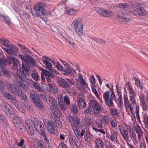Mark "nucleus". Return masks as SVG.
I'll use <instances>...</instances> for the list:
<instances>
[{"mask_svg": "<svg viewBox=\"0 0 148 148\" xmlns=\"http://www.w3.org/2000/svg\"><path fill=\"white\" fill-rule=\"evenodd\" d=\"M7 62L10 65H12V69L14 71L15 73L16 74L17 76L21 79L18 76L17 73H19L20 75H21V73L23 72L25 75L26 76L28 74V73L29 71V67L26 63H24L23 62H22V68L23 70L26 72L25 74L23 71H21L20 70L18 69V67H20V63L18 60L14 57L8 56Z\"/></svg>", "mask_w": 148, "mask_h": 148, "instance_id": "f257e3e1", "label": "nucleus"}, {"mask_svg": "<svg viewBox=\"0 0 148 148\" xmlns=\"http://www.w3.org/2000/svg\"><path fill=\"white\" fill-rule=\"evenodd\" d=\"M127 90L129 95L130 101L131 102L133 106L135 108V113L138 119H140L139 116V105L137 103L135 99L136 96V91L132 88V85L129 82H127L126 83Z\"/></svg>", "mask_w": 148, "mask_h": 148, "instance_id": "f03ea898", "label": "nucleus"}, {"mask_svg": "<svg viewBox=\"0 0 148 148\" xmlns=\"http://www.w3.org/2000/svg\"><path fill=\"white\" fill-rule=\"evenodd\" d=\"M45 5L43 3H39L36 4L34 7L36 13H32V15L35 17L39 16L45 22L47 21L46 18L50 13L48 12L45 8Z\"/></svg>", "mask_w": 148, "mask_h": 148, "instance_id": "7ed1b4c3", "label": "nucleus"}, {"mask_svg": "<svg viewBox=\"0 0 148 148\" xmlns=\"http://www.w3.org/2000/svg\"><path fill=\"white\" fill-rule=\"evenodd\" d=\"M34 123L31 120L27 119L25 121V124L27 126V130L29 134H34L36 132V129L42 125L39 121L35 120Z\"/></svg>", "mask_w": 148, "mask_h": 148, "instance_id": "20e7f679", "label": "nucleus"}, {"mask_svg": "<svg viewBox=\"0 0 148 148\" xmlns=\"http://www.w3.org/2000/svg\"><path fill=\"white\" fill-rule=\"evenodd\" d=\"M103 98L106 105L110 107L114 106L113 100H115L116 96L113 91L110 94L109 91H106L103 94Z\"/></svg>", "mask_w": 148, "mask_h": 148, "instance_id": "39448f33", "label": "nucleus"}, {"mask_svg": "<svg viewBox=\"0 0 148 148\" xmlns=\"http://www.w3.org/2000/svg\"><path fill=\"white\" fill-rule=\"evenodd\" d=\"M21 73V75H20L19 73H17V74L18 76L21 79L23 82L26 83L28 85H30L31 83H32L34 87L36 89L40 91H42V90L40 88V84H38L34 82L32 80L28 78L25 75L23 72Z\"/></svg>", "mask_w": 148, "mask_h": 148, "instance_id": "423d86ee", "label": "nucleus"}, {"mask_svg": "<svg viewBox=\"0 0 148 148\" xmlns=\"http://www.w3.org/2000/svg\"><path fill=\"white\" fill-rule=\"evenodd\" d=\"M1 107L3 110L5 112L7 115L11 117L14 114L15 112L13 110L10 106L5 102H2L1 104Z\"/></svg>", "mask_w": 148, "mask_h": 148, "instance_id": "0eeeda50", "label": "nucleus"}, {"mask_svg": "<svg viewBox=\"0 0 148 148\" xmlns=\"http://www.w3.org/2000/svg\"><path fill=\"white\" fill-rule=\"evenodd\" d=\"M72 127L74 134L77 138H79L83 136L85 133V130H82L81 131L80 133V130L77 125L75 123H72L71 124Z\"/></svg>", "mask_w": 148, "mask_h": 148, "instance_id": "6e6552de", "label": "nucleus"}, {"mask_svg": "<svg viewBox=\"0 0 148 148\" xmlns=\"http://www.w3.org/2000/svg\"><path fill=\"white\" fill-rule=\"evenodd\" d=\"M2 48L10 56L14 55L15 53L18 51L17 47L10 44L7 47H2Z\"/></svg>", "mask_w": 148, "mask_h": 148, "instance_id": "1a4fd4ad", "label": "nucleus"}, {"mask_svg": "<svg viewBox=\"0 0 148 148\" xmlns=\"http://www.w3.org/2000/svg\"><path fill=\"white\" fill-rule=\"evenodd\" d=\"M16 86L14 84H9L7 85V87L8 90L11 91L15 95L21 96L22 94V90L16 88Z\"/></svg>", "mask_w": 148, "mask_h": 148, "instance_id": "9d476101", "label": "nucleus"}, {"mask_svg": "<svg viewBox=\"0 0 148 148\" xmlns=\"http://www.w3.org/2000/svg\"><path fill=\"white\" fill-rule=\"evenodd\" d=\"M77 102L79 109L83 110L86 106V102L85 101L83 96L81 94H79L77 99Z\"/></svg>", "mask_w": 148, "mask_h": 148, "instance_id": "9b49d317", "label": "nucleus"}, {"mask_svg": "<svg viewBox=\"0 0 148 148\" xmlns=\"http://www.w3.org/2000/svg\"><path fill=\"white\" fill-rule=\"evenodd\" d=\"M132 14L136 16H145L147 14V12L143 7H139L134 10L131 12Z\"/></svg>", "mask_w": 148, "mask_h": 148, "instance_id": "f8f14e48", "label": "nucleus"}, {"mask_svg": "<svg viewBox=\"0 0 148 148\" xmlns=\"http://www.w3.org/2000/svg\"><path fill=\"white\" fill-rule=\"evenodd\" d=\"M125 106L126 110L128 112H131L132 114L134 113L133 106L130 104L128 100L127 95H125L124 97Z\"/></svg>", "mask_w": 148, "mask_h": 148, "instance_id": "ddd939ff", "label": "nucleus"}, {"mask_svg": "<svg viewBox=\"0 0 148 148\" xmlns=\"http://www.w3.org/2000/svg\"><path fill=\"white\" fill-rule=\"evenodd\" d=\"M44 123L49 132L52 134L55 133V127L51 121L46 119L44 120Z\"/></svg>", "mask_w": 148, "mask_h": 148, "instance_id": "4468645a", "label": "nucleus"}, {"mask_svg": "<svg viewBox=\"0 0 148 148\" xmlns=\"http://www.w3.org/2000/svg\"><path fill=\"white\" fill-rule=\"evenodd\" d=\"M97 12L99 14L105 17H110L113 15L112 12L110 10H105L98 8Z\"/></svg>", "mask_w": 148, "mask_h": 148, "instance_id": "2eb2a0df", "label": "nucleus"}, {"mask_svg": "<svg viewBox=\"0 0 148 148\" xmlns=\"http://www.w3.org/2000/svg\"><path fill=\"white\" fill-rule=\"evenodd\" d=\"M50 110L52 113L56 117L60 118L62 116V113L60 110L58 106H55L50 107Z\"/></svg>", "mask_w": 148, "mask_h": 148, "instance_id": "dca6fc26", "label": "nucleus"}, {"mask_svg": "<svg viewBox=\"0 0 148 148\" xmlns=\"http://www.w3.org/2000/svg\"><path fill=\"white\" fill-rule=\"evenodd\" d=\"M134 129L138 134L137 137L138 141L140 142V139L143 135L144 132L139 125H136L134 127Z\"/></svg>", "mask_w": 148, "mask_h": 148, "instance_id": "f3484780", "label": "nucleus"}, {"mask_svg": "<svg viewBox=\"0 0 148 148\" xmlns=\"http://www.w3.org/2000/svg\"><path fill=\"white\" fill-rule=\"evenodd\" d=\"M47 88L49 92L51 93L56 94L58 91V88L55 84L49 83L47 86Z\"/></svg>", "mask_w": 148, "mask_h": 148, "instance_id": "a211bd4d", "label": "nucleus"}, {"mask_svg": "<svg viewBox=\"0 0 148 148\" xmlns=\"http://www.w3.org/2000/svg\"><path fill=\"white\" fill-rule=\"evenodd\" d=\"M118 134L117 131H114L113 132L111 133L108 136V138L111 141L114 143H117L118 141Z\"/></svg>", "mask_w": 148, "mask_h": 148, "instance_id": "6ab92c4d", "label": "nucleus"}, {"mask_svg": "<svg viewBox=\"0 0 148 148\" xmlns=\"http://www.w3.org/2000/svg\"><path fill=\"white\" fill-rule=\"evenodd\" d=\"M16 97H12L11 100L12 102L16 106V108L19 110L21 112H22L24 114L26 113V111L24 110L22 108L20 107L17 104V100L16 99Z\"/></svg>", "mask_w": 148, "mask_h": 148, "instance_id": "aec40b11", "label": "nucleus"}, {"mask_svg": "<svg viewBox=\"0 0 148 148\" xmlns=\"http://www.w3.org/2000/svg\"><path fill=\"white\" fill-rule=\"evenodd\" d=\"M51 119L53 123L58 128L62 127V123L58 118H57L55 116H52Z\"/></svg>", "mask_w": 148, "mask_h": 148, "instance_id": "412c9836", "label": "nucleus"}, {"mask_svg": "<svg viewBox=\"0 0 148 148\" xmlns=\"http://www.w3.org/2000/svg\"><path fill=\"white\" fill-rule=\"evenodd\" d=\"M17 46L20 48L22 53L23 54L27 55L28 53L31 54V51L25 46L20 44H18Z\"/></svg>", "mask_w": 148, "mask_h": 148, "instance_id": "4be33fe9", "label": "nucleus"}, {"mask_svg": "<svg viewBox=\"0 0 148 148\" xmlns=\"http://www.w3.org/2000/svg\"><path fill=\"white\" fill-rule=\"evenodd\" d=\"M140 100L141 103V106L143 110L147 111L148 110V106L145 103V97L143 96L140 97Z\"/></svg>", "mask_w": 148, "mask_h": 148, "instance_id": "5701e85b", "label": "nucleus"}, {"mask_svg": "<svg viewBox=\"0 0 148 148\" xmlns=\"http://www.w3.org/2000/svg\"><path fill=\"white\" fill-rule=\"evenodd\" d=\"M118 16L122 19H125L126 21H128L130 20L131 18V16L129 14L127 13H123L122 12H119L118 13Z\"/></svg>", "mask_w": 148, "mask_h": 148, "instance_id": "b1692460", "label": "nucleus"}, {"mask_svg": "<svg viewBox=\"0 0 148 148\" xmlns=\"http://www.w3.org/2000/svg\"><path fill=\"white\" fill-rule=\"evenodd\" d=\"M95 146L96 148H104L103 141L99 138H97L95 142Z\"/></svg>", "mask_w": 148, "mask_h": 148, "instance_id": "393cba45", "label": "nucleus"}, {"mask_svg": "<svg viewBox=\"0 0 148 148\" xmlns=\"http://www.w3.org/2000/svg\"><path fill=\"white\" fill-rule=\"evenodd\" d=\"M64 74L73 76L75 73V71L69 67L68 68H65L63 70Z\"/></svg>", "mask_w": 148, "mask_h": 148, "instance_id": "a878e982", "label": "nucleus"}, {"mask_svg": "<svg viewBox=\"0 0 148 148\" xmlns=\"http://www.w3.org/2000/svg\"><path fill=\"white\" fill-rule=\"evenodd\" d=\"M58 102L59 105L61 108L63 110L66 109L67 107L65 104V103L63 101L62 96L60 95L58 99Z\"/></svg>", "mask_w": 148, "mask_h": 148, "instance_id": "bb28decb", "label": "nucleus"}, {"mask_svg": "<svg viewBox=\"0 0 148 148\" xmlns=\"http://www.w3.org/2000/svg\"><path fill=\"white\" fill-rule=\"evenodd\" d=\"M30 97L33 102L39 99L38 94L34 90H32L31 92Z\"/></svg>", "mask_w": 148, "mask_h": 148, "instance_id": "cd10ccee", "label": "nucleus"}, {"mask_svg": "<svg viewBox=\"0 0 148 148\" xmlns=\"http://www.w3.org/2000/svg\"><path fill=\"white\" fill-rule=\"evenodd\" d=\"M78 80L80 83L83 86L86 87H88V84L84 79L83 75L81 74H78Z\"/></svg>", "mask_w": 148, "mask_h": 148, "instance_id": "c85d7f7f", "label": "nucleus"}, {"mask_svg": "<svg viewBox=\"0 0 148 148\" xmlns=\"http://www.w3.org/2000/svg\"><path fill=\"white\" fill-rule=\"evenodd\" d=\"M135 81V84L137 87L141 90H143V82H140L139 79L137 78H134Z\"/></svg>", "mask_w": 148, "mask_h": 148, "instance_id": "c756f323", "label": "nucleus"}, {"mask_svg": "<svg viewBox=\"0 0 148 148\" xmlns=\"http://www.w3.org/2000/svg\"><path fill=\"white\" fill-rule=\"evenodd\" d=\"M72 24L75 28L82 25L81 20L80 18H77L73 21Z\"/></svg>", "mask_w": 148, "mask_h": 148, "instance_id": "7c9ffc66", "label": "nucleus"}, {"mask_svg": "<svg viewBox=\"0 0 148 148\" xmlns=\"http://www.w3.org/2000/svg\"><path fill=\"white\" fill-rule=\"evenodd\" d=\"M130 137L134 145H138L139 141L137 138V136L135 133L134 132H133L132 134L130 135Z\"/></svg>", "mask_w": 148, "mask_h": 148, "instance_id": "2f4dec72", "label": "nucleus"}, {"mask_svg": "<svg viewBox=\"0 0 148 148\" xmlns=\"http://www.w3.org/2000/svg\"><path fill=\"white\" fill-rule=\"evenodd\" d=\"M59 84L60 86L63 88H68L70 86V85L67 83V82L63 79L59 80Z\"/></svg>", "mask_w": 148, "mask_h": 148, "instance_id": "473e14b6", "label": "nucleus"}, {"mask_svg": "<svg viewBox=\"0 0 148 148\" xmlns=\"http://www.w3.org/2000/svg\"><path fill=\"white\" fill-rule=\"evenodd\" d=\"M93 111L95 114H99L102 110V106L100 103L92 109Z\"/></svg>", "mask_w": 148, "mask_h": 148, "instance_id": "72a5a7b5", "label": "nucleus"}, {"mask_svg": "<svg viewBox=\"0 0 148 148\" xmlns=\"http://www.w3.org/2000/svg\"><path fill=\"white\" fill-rule=\"evenodd\" d=\"M83 25L75 27V32L79 36H82L83 34Z\"/></svg>", "mask_w": 148, "mask_h": 148, "instance_id": "f704fd0d", "label": "nucleus"}, {"mask_svg": "<svg viewBox=\"0 0 148 148\" xmlns=\"http://www.w3.org/2000/svg\"><path fill=\"white\" fill-rule=\"evenodd\" d=\"M99 103L96 100L94 99L90 100L88 105L89 107H90L92 109Z\"/></svg>", "mask_w": 148, "mask_h": 148, "instance_id": "c9c22d12", "label": "nucleus"}, {"mask_svg": "<svg viewBox=\"0 0 148 148\" xmlns=\"http://www.w3.org/2000/svg\"><path fill=\"white\" fill-rule=\"evenodd\" d=\"M45 75L47 82H50L53 76V74H51V72L46 71Z\"/></svg>", "mask_w": 148, "mask_h": 148, "instance_id": "e433bc0d", "label": "nucleus"}, {"mask_svg": "<svg viewBox=\"0 0 148 148\" xmlns=\"http://www.w3.org/2000/svg\"><path fill=\"white\" fill-rule=\"evenodd\" d=\"M10 72L3 66L0 68V75L2 76H8Z\"/></svg>", "mask_w": 148, "mask_h": 148, "instance_id": "4c0bfd02", "label": "nucleus"}, {"mask_svg": "<svg viewBox=\"0 0 148 148\" xmlns=\"http://www.w3.org/2000/svg\"><path fill=\"white\" fill-rule=\"evenodd\" d=\"M49 100L50 103L51 104V107L57 106V103L55 98L52 97H49Z\"/></svg>", "mask_w": 148, "mask_h": 148, "instance_id": "58836bf2", "label": "nucleus"}, {"mask_svg": "<svg viewBox=\"0 0 148 148\" xmlns=\"http://www.w3.org/2000/svg\"><path fill=\"white\" fill-rule=\"evenodd\" d=\"M31 76L32 78L35 81H38L40 79L38 73L36 71H33L31 74Z\"/></svg>", "mask_w": 148, "mask_h": 148, "instance_id": "ea45409f", "label": "nucleus"}, {"mask_svg": "<svg viewBox=\"0 0 148 148\" xmlns=\"http://www.w3.org/2000/svg\"><path fill=\"white\" fill-rule=\"evenodd\" d=\"M19 118L17 116H14L13 118V122L16 127H19V123L20 121Z\"/></svg>", "mask_w": 148, "mask_h": 148, "instance_id": "a19ab883", "label": "nucleus"}, {"mask_svg": "<svg viewBox=\"0 0 148 148\" xmlns=\"http://www.w3.org/2000/svg\"><path fill=\"white\" fill-rule=\"evenodd\" d=\"M119 130L121 134L128 132V128L126 125H121L119 127Z\"/></svg>", "mask_w": 148, "mask_h": 148, "instance_id": "79ce46f5", "label": "nucleus"}, {"mask_svg": "<svg viewBox=\"0 0 148 148\" xmlns=\"http://www.w3.org/2000/svg\"><path fill=\"white\" fill-rule=\"evenodd\" d=\"M84 121L85 123H86L88 126H91L93 125V122L91 119L89 117H85Z\"/></svg>", "mask_w": 148, "mask_h": 148, "instance_id": "37998d69", "label": "nucleus"}, {"mask_svg": "<svg viewBox=\"0 0 148 148\" xmlns=\"http://www.w3.org/2000/svg\"><path fill=\"white\" fill-rule=\"evenodd\" d=\"M77 11L73 9L67 8L66 10V12L67 14L70 15H73L77 13Z\"/></svg>", "mask_w": 148, "mask_h": 148, "instance_id": "c03bdc74", "label": "nucleus"}, {"mask_svg": "<svg viewBox=\"0 0 148 148\" xmlns=\"http://www.w3.org/2000/svg\"><path fill=\"white\" fill-rule=\"evenodd\" d=\"M0 42L3 45L5 46L6 47H7L9 45V41L8 40L3 38H0Z\"/></svg>", "mask_w": 148, "mask_h": 148, "instance_id": "a18cd8bd", "label": "nucleus"}, {"mask_svg": "<svg viewBox=\"0 0 148 148\" xmlns=\"http://www.w3.org/2000/svg\"><path fill=\"white\" fill-rule=\"evenodd\" d=\"M39 134L42 136L45 135L46 134L45 131V129L44 128V126L42 125H41L37 129Z\"/></svg>", "mask_w": 148, "mask_h": 148, "instance_id": "49530a36", "label": "nucleus"}, {"mask_svg": "<svg viewBox=\"0 0 148 148\" xmlns=\"http://www.w3.org/2000/svg\"><path fill=\"white\" fill-rule=\"evenodd\" d=\"M42 61L45 65L46 68L49 70L51 69L52 68V65L49 62L45 59H43Z\"/></svg>", "mask_w": 148, "mask_h": 148, "instance_id": "de8ad7c7", "label": "nucleus"}, {"mask_svg": "<svg viewBox=\"0 0 148 148\" xmlns=\"http://www.w3.org/2000/svg\"><path fill=\"white\" fill-rule=\"evenodd\" d=\"M109 119L108 115L103 116L102 118L101 121L104 124H108L109 122Z\"/></svg>", "mask_w": 148, "mask_h": 148, "instance_id": "09e8293b", "label": "nucleus"}, {"mask_svg": "<svg viewBox=\"0 0 148 148\" xmlns=\"http://www.w3.org/2000/svg\"><path fill=\"white\" fill-rule=\"evenodd\" d=\"M0 17L1 18L4 19V21L8 25H9V23H10V20L8 16H5L3 14H0Z\"/></svg>", "mask_w": 148, "mask_h": 148, "instance_id": "8fccbe9b", "label": "nucleus"}, {"mask_svg": "<svg viewBox=\"0 0 148 148\" xmlns=\"http://www.w3.org/2000/svg\"><path fill=\"white\" fill-rule=\"evenodd\" d=\"M76 125L79 127H83L84 126V123L82 121L80 120V119L77 117V119H76Z\"/></svg>", "mask_w": 148, "mask_h": 148, "instance_id": "3c124183", "label": "nucleus"}, {"mask_svg": "<svg viewBox=\"0 0 148 148\" xmlns=\"http://www.w3.org/2000/svg\"><path fill=\"white\" fill-rule=\"evenodd\" d=\"M122 138L126 142L129 140L128 132L121 134Z\"/></svg>", "mask_w": 148, "mask_h": 148, "instance_id": "603ef678", "label": "nucleus"}, {"mask_svg": "<svg viewBox=\"0 0 148 148\" xmlns=\"http://www.w3.org/2000/svg\"><path fill=\"white\" fill-rule=\"evenodd\" d=\"M128 5L125 3H121L118 4L116 7L118 8L121 9H125L128 7Z\"/></svg>", "mask_w": 148, "mask_h": 148, "instance_id": "864d4df0", "label": "nucleus"}, {"mask_svg": "<svg viewBox=\"0 0 148 148\" xmlns=\"http://www.w3.org/2000/svg\"><path fill=\"white\" fill-rule=\"evenodd\" d=\"M84 135V138L86 142H89L91 141L89 138L90 135V134L89 132H85V133Z\"/></svg>", "mask_w": 148, "mask_h": 148, "instance_id": "5fc2aeb1", "label": "nucleus"}, {"mask_svg": "<svg viewBox=\"0 0 148 148\" xmlns=\"http://www.w3.org/2000/svg\"><path fill=\"white\" fill-rule=\"evenodd\" d=\"M27 56L29 57V59L30 61L31 64L32 66H36L37 64L36 60L34 58L32 57H31L30 55H28Z\"/></svg>", "mask_w": 148, "mask_h": 148, "instance_id": "6e6d98bb", "label": "nucleus"}, {"mask_svg": "<svg viewBox=\"0 0 148 148\" xmlns=\"http://www.w3.org/2000/svg\"><path fill=\"white\" fill-rule=\"evenodd\" d=\"M35 104L38 107L42 108H43V104L39 99L36 100V101L34 102Z\"/></svg>", "mask_w": 148, "mask_h": 148, "instance_id": "4d7b16f0", "label": "nucleus"}, {"mask_svg": "<svg viewBox=\"0 0 148 148\" xmlns=\"http://www.w3.org/2000/svg\"><path fill=\"white\" fill-rule=\"evenodd\" d=\"M71 109L72 112L74 114H77L78 109L77 106L75 105H72L71 106Z\"/></svg>", "mask_w": 148, "mask_h": 148, "instance_id": "13d9d810", "label": "nucleus"}, {"mask_svg": "<svg viewBox=\"0 0 148 148\" xmlns=\"http://www.w3.org/2000/svg\"><path fill=\"white\" fill-rule=\"evenodd\" d=\"M92 92L95 94L96 97H97V98L99 99H100V95L98 94L97 90L95 88L94 86H92Z\"/></svg>", "mask_w": 148, "mask_h": 148, "instance_id": "bf43d9fd", "label": "nucleus"}, {"mask_svg": "<svg viewBox=\"0 0 148 148\" xmlns=\"http://www.w3.org/2000/svg\"><path fill=\"white\" fill-rule=\"evenodd\" d=\"M116 88L117 90V95L119 96V97H122V95L121 88L119 87L116 84Z\"/></svg>", "mask_w": 148, "mask_h": 148, "instance_id": "052dcab7", "label": "nucleus"}, {"mask_svg": "<svg viewBox=\"0 0 148 148\" xmlns=\"http://www.w3.org/2000/svg\"><path fill=\"white\" fill-rule=\"evenodd\" d=\"M110 124L112 127L115 128L117 126V122L116 119H111L110 120Z\"/></svg>", "mask_w": 148, "mask_h": 148, "instance_id": "680f3d73", "label": "nucleus"}, {"mask_svg": "<svg viewBox=\"0 0 148 148\" xmlns=\"http://www.w3.org/2000/svg\"><path fill=\"white\" fill-rule=\"evenodd\" d=\"M110 112L114 116H119V112L116 109L112 108L110 109Z\"/></svg>", "mask_w": 148, "mask_h": 148, "instance_id": "e2e57ef3", "label": "nucleus"}, {"mask_svg": "<svg viewBox=\"0 0 148 148\" xmlns=\"http://www.w3.org/2000/svg\"><path fill=\"white\" fill-rule=\"evenodd\" d=\"M25 140L23 139H21L20 140V142L18 143L17 144L18 146L21 148H25V146L24 145Z\"/></svg>", "mask_w": 148, "mask_h": 148, "instance_id": "0e129e2a", "label": "nucleus"}, {"mask_svg": "<svg viewBox=\"0 0 148 148\" xmlns=\"http://www.w3.org/2000/svg\"><path fill=\"white\" fill-rule=\"evenodd\" d=\"M92 39L95 42L101 44H104L105 43V40L99 38H94Z\"/></svg>", "mask_w": 148, "mask_h": 148, "instance_id": "69168bd1", "label": "nucleus"}, {"mask_svg": "<svg viewBox=\"0 0 148 148\" xmlns=\"http://www.w3.org/2000/svg\"><path fill=\"white\" fill-rule=\"evenodd\" d=\"M92 112V109L90 107H89V106L88 105V108L84 111V114L86 115H88L91 114V112Z\"/></svg>", "mask_w": 148, "mask_h": 148, "instance_id": "338daca9", "label": "nucleus"}, {"mask_svg": "<svg viewBox=\"0 0 148 148\" xmlns=\"http://www.w3.org/2000/svg\"><path fill=\"white\" fill-rule=\"evenodd\" d=\"M4 97L7 99L10 100L13 96L8 93H5L3 94Z\"/></svg>", "mask_w": 148, "mask_h": 148, "instance_id": "774afa93", "label": "nucleus"}]
</instances>
